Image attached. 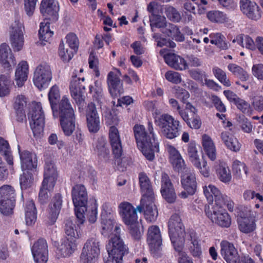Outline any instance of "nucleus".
<instances>
[{"label":"nucleus","mask_w":263,"mask_h":263,"mask_svg":"<svg viewBox=\"0 0 263 263\" xmlns=\"http://www.w3.org/2000/svg\"><path fill=\"white\" fill-rule=\"evenodd\" d=\"M0 62L4 68H10L16 64L14 57L8 44L3 43L0 46Z\"/></svg>","instance_id":"nucleus-29"},{"label":"nucleus","mask_w":263,"mask_h":263,"mask_svg":"<svg viewBox=\"0 0 263 263\" xmlns=\"http://www.w3.org/2000/svg\"><path fill=\"white\" fill-rule=\"evenodd\" d=\"M48 100L55 118H60L61 128L66 134V97L63 96L61 101L57 104L60 99L59 87L54 85L50 88L48 94Z\"/></svg>","instance_id":"nucleus-5"},{"label":"nucleus","mask_w":263,"mask_h":263,"mask_svg":"<svg viewBox=\"0 0 263 263\" xmlns=\"http://www.w3.org/2000/svg\"><path fill=\"white\" fill-rule=\"evenodd\" d=\"M33 177L29 171L24 172L20 177V184L22 190L30 187L33 182Z\"/></svg>","instance_id":"nucleus-51"},{"label":"nucleus","mask_w":263,"mask_h":263,"mask_svg":"<svg viewBox=\"0 0 263 263\" xmlns=\"http://www.w3.org/2000/svg\"><path fill=\"white\" fill-rule=\"evenodd\" d=\"M156 124L161 129V134L168 139H174L180 135V122L173 116L164 114L155 119Z\"/></svg>","instance_id":"nucleus-8"},{"label":"nucleus","mask_w":263,"mask_h":263,"mask_svg":"<svg viewBox=\"0 0 263 263\" xmlns=\"http://www.w3.org/2000/svg\"><path fill=\"white\" fill-rule=\"evenodd\" d=\"M95 88L91 86H89L90 91L91 93H92L93 91L92 97L95 100L98 102H101L103 98V90L100 86V83L98 81H96L95 82Z\"/></svg>","instance_id":"nucleus-56"},{"label":"nucleus","mask_w":263,"mask_h":263,"mask_svg":"<svg viewBox=\"0 0 263 263\" xmlns=\"http://www.w3.org/2000/svg\"><path fill=\"white\" fill-rule=\"evenodd\" d=\"M101 227L102 234L105 237H109L111 235L115 236V228L116 226L120 224H116L115 226V221L114 219V213L111 209H109L108 205L105 203L102 205V211L101 215Z\"/></svg>","instance_id":"nucleus-12"},{"label":"nucleus","mask_w":263,"mask_h":263,"mask_svg":"<svg viewBox=\"0 0 263 263\" xmlns=\"http://www.w3.org/2000/svg\"><path fill=\"white\" fill-rule=\"evenodd\" d=\"M243 200L246 202L252 201L255 204V208L259 209L260 207L259 202H263V196L255 191L248 189L245 190L242 195Z\"/></svg>","instance_id":"nucleus-39"},{"label":"nucleus","mask_w":263,"mask_h":263,"mask_svg":"<svg viewBox=\"0 0 263 263\" xmlns=\"http://www.w3.org/2000/svg\"><path fill=\"white\" fill-rule=\"evenodd\" d=\"M129 227V232L133 239L139 240L142 236V233L140 231V224L138 221L135 222L134 224L128 225Z\"/></svg>","instance_id":"nucleus-61"},{"label":"nucleus","mask_w":263,"mask_h":263,"mask_svg":"<svg viewBox=\"0 0 263 263\" xmlns=\"http://www.w3.org/2000/svg\"><path fill=\"white\" fill-rule=\"evenodd\" d=\"M44 176L43 185H46V183H49L50 188L54 187L57 176V172L53 164L46 163Z\"/></svg>","instance_id":"nucleus-32"},{"label":"nucleus","mask_w":263,"mask_h":263,"mask_svg":"<svg viewBox=\"0 0 263 263\" xmlns=\"http://www.w3.org/2000/svg\"><path fill=\"white\" fill-rule=\"evenodd\" d=\"M170 161L176 171L180 172L185 168V163L181 156L171 159Z\"/></svg>","instance_id":"nucleus-63"},{"label":"nucleus","mask_w":263,"mask_h":263,"mask_svg":"<svg viewBox=\"0 0 263 263\" xmlns=\"http://www.w3.org/2000/svg\"><path fill=\"white\" fill-rule=\"evenodd\" d=\"M52 79V73L50 66L46 64H41L35 69L33 78L34 85L39 89L46 88Z\"/></svg>","instance_id":"nucleus-13"},{"label":"nucleus","mask_w":263,"mask_h":263,"mask_svg":"<svg viewBox=\"0 0 263 263\" xmlns=\"http://www.w3.org/2000/svg\"><path fill=\"white\" fill-rule=\"evenodd\" d=\"M21 167L23 170L32 171L37 166V158L34 153L24 150L21 151L18 147Z\"/></svg>","instance_id":"nucleus-25"},{"label":"nucleus","mask_w":263,"mask_h":263,"mask_svg":"<svg viewBox=\"0 0 263 263\" xmlns=\"http://www.w3.org/2000/svg\"><path fill=\"white\" fill-rule=\"evenodd\" d=\"M203 193L209 203H213L205 208V213L208 217L213 222L222 228H228L231 224L229 214L223 209L225 205L230 212L234 210V203L228 196L222 194L220 190L212 184L205 185Z\"/></svg>","instance_id":"nucleus-1"},{"label":"nucleus","mask_w":263,"mask_h":263,"mask_svg":"<svg viewBox=\"0 0 263 263\" xmlns=\"http://www.w3.org/2000/svg\"><path fill=\"white\" fill-rule=\"evenodd\" d=\"M93 148L100 158L105 160L108 159L109 151L106 147V139L104 137H99L93 143Z\"/></svg>","instance_id":"nucleus-35"},{"label":"nucleus","mask_w":263,"mask_h":263,"mask_svg":"<svg viewBox=\"0 0 263 263\" xmlns=\"http://www.w3.org/2000/svg\"><path fill=\"white\" fill-rule=\"evenodd\" d=\"M168 234L171 242L176 251L179 253V263H193L187 254L182 251L186 234L185 228L181 222L180 216L173 215L168 222Z\"/></svg>","instance_id":"nucleus-3"},{"label":"nucleus","mask_w":263,"mask_h":263,"mask_svg":"<svg viewBox=\"0 0 263 263\" xmlns=\"http://www.w3.org/2000/svg\"><path fill=\"white\" fill-rule=\"evenodd\" d=\"M88 64L89 68L93 69L95 76L99 77L100 75L98 68L99 59L93 52H91L89 54Z\"/></svg>","instance_id":"nucleus-55"},{"label":"nucleus","mask_w":263,"mask_h":263,"mask_svg":"<svg viewBox=\"0 0 263 263\" xmlns=\"http://www.w3.org/2000/svg\"><path fill=\"white\" fill-rule=\"evenodd\" d=\"M150 26L152 31H155V28H161L163 29L165 26L166 20L163 16L159 15L153 14L149 18Z\"/></svg>","instance_id":"nucleus-50"},{"label":"nucleus","mask_w":263,"mask_h":263,"mask_svg":"<svg viewBox=\"0 0 263 263\" xmlns=\"http://www.w3.org/2000/svg\"><path fill=\"white\" fill-rule=\"evenodd\" d=\"M211 39L210 43L214 44L221 50H226L228 48V44L225 41V37L220 33H212L210 35Z\"/></svg>","instance_id":"nucleus-48"},{"label":"nucleus","mask_w":263,"mask_h":263,"mask_svg":"<svg viewBox=\"0 0 263 263\" xmlns=\"http://www.w3.org/2000/svg\"><path fill=\"white\" fill-rule=\"evenodd\" d=\"M121 76V72L118 69L110 71L107 74V82L108 89L113 98L118 97L124 92L122 83L120 78Z\"/></svg>","instance_id":"nucleus-17"},{"label":"nucleus","mask_w":263,"mask_h":263,"mask_svg":"<svg viewBox=\"0 0 263 263\" xmlns=\"http://www.w3.org/2000/svg\"><path fill=\"white\" fill-rule=\"evenodd\" d=\"M71 194L76 216L79 223L83 224L85 221V214L87 212L86 189L82 184H77L73 187Z\"/></svg>","instance_id":"nucleus-6"},{"label":"nucleus","mask_w":263,"mask_h":263,"mask_svg":"<svg viewBox=\"0 0 263 263\" xmlns=\"http://www.w3.org/2000/svg\"><path fill=\"white\" fill-rule=\"evenodd\" d=\"M28 73V65L26 61L21 62L16 69L15 77L16 85L22 87L27 80Z\"/></svg>","instance_id":"nucleus-34"},{"label":"nucleus","mask_w":263,"mask_h":263,"mask_svg":"<svg viewBox=\"0 0 263 263\" xmlns=\"http://www.w3.org/2000/svg\"><path fill=\"white\" fill-rule=\"evenodd\" d=\"M30 126L34 136H39L43 132L45 116L41 103L33 105L28 114Z\"/></svg>","instance_id":"nucleus-9"},{"label":"nucleus","mask_w":263,"mask_h":263,"mask_svg":"<svg viewBox=\"0 0 263 263\" xmlns=\"http://www.w3.org/2000/svg\"><path fill=\"white\" fill-rule=\"evenodd\" d=\"M178 29L179 28L176 25L167 23L161 31L163 34L172 38L175 34L178 32Z\"/></svg>","instance_id":"nucleus-62"},{"label":"nucleus","mask_w":263,"mask_h":263,"mask_svg":"<svg viewBox=\"0 0 263 263\" xmlns=\"http://www.w3.org/2000/svg\"><path fill=\"white\" fill-rule=\"evenodd\" d=\"M87 126L91 133H97L100 128V119L96 106L93 102L88 104L86 110Z\"/></svg>","instance_id":"nucleus-18"},{"label":"nucleus","mask_w":263,"mask_h":263,"mask_svg":"<svg viewBox=\"0 0 263 263\" xmlns=\"http://www.w3.org/2000/svg\"><path fill=\"white\" fill-rule=\"evenodd\" d=\"M0 153L5 157V159L9 165H12L13 157L9 144L7 141L0 137Z\"/></svg>","instance_id":"nucleus-43"},{"label":"nucleus","mask_w":263,"mask_h":263,"mask_svg":"<svg viewBox=\"0 0 263 263\" xmlns=\"http://www.w3.org/2000/svg\"><path fill=\"white\" fill-rule=\"evenodd\" d=\"M31 252L36 263H46L48 261V245L45 239L41 238L35 241L31 248Z\"/></svg>","instance_id":"nucleus-19"},{"label":"nucleus","mask_w":263,"mask_h":263,"mask_svg":"<svg viewBox=\"0 0 263 263\" xmlns=\"http://www.w3.org/2000/svg\"><path fill=\"white\" fill-rule=\"evenodd\" d=\"M187 153L193 164L199 170L204 177H208L209 176V169L207 162L203 156L202 157L201 161L199 159L196 144L194 141H191L188 144Z\"/></svg>","instance_id":"nucleus-15"},{"label":"nucleus","mask_w":263,"mask_h":263,"mask_svg":"<svg viewBox=\"0 0 263 263\" xmlns=\"http://www.w3.org/2000/svg\"><path fill=\"white\" fill-rule=\"evenodd\" d=\"M256 215V212H253L250 206H241L238 213V218H253Z\"/></svg>","instance_id":"nucleus-54"},{"label":"nucleus","mask_w":263,"mask_h":263,"mask_svg":"<svg viewBox=\"0 0 263 263\" xmlns=\"http://www.w3.org/2000/svg\"><path fill=\"white\" fill-rule=\"evenodd\" d=\"M228 69L234 75L238 77L242 81H246L249 79L248 73L240 66L235 64H230L228 66Z\"/></svg>","instance_id":"nucleus-49"},{"label":"nucleus","mask_w":263,"mask_h":263,"mask_svg":"<svg viewBox=\"0 0 263 263\" xmlns=\"http://www.w3.org/2000/svg\"><path fill=\"white\" fill-rule=\"evenodd\" d=\"M57 4L55 0H42L41 2L40 11L46 17V19L44 22L40 23L39 35L40 40L44 45H45L44 42H50L53 35V32L50 29L48 20L55 21L58 20L59 7Z\"/></svg>","instance_id":"nucleus-4"},{"label":"nucleus","mask_w":263,"mask_h":263,"mask_svg":"<svg viewBox=\"0 0 263 263\" xmlns=\"http://www.w3.org/2000/svg\"><path fill=\"white\" fill-rule=\"evenodd\" d=\"M115 236L111 237L106 245L108 255L114 259L116 263H123V257L128 253V248L120 238L121 228L116 226Z\"/></svg>","instance_id":"nucleus-7"},{"label":"nucleus","mask_w":263,"mask_h":263,"mask_svg":"<svg viewBox=\"0 0 263 263\" xmlns=\"http://www.w3.org/2000/svg\"><path fill=\"white\" fill-rule=\"evenodd\" d=\"M24 27L19 21H15L10 27V40L14 51H20L24 43Z\"/></svg>","instance_id":"nucleus-14"},{"label":"nucleus","mask_w":263,"mask_h":263,"mask_svg":"<svg viewBox=\"0 0 263 263\" xmlns=\"http://www.w3.org/2000/svg\"><path fill=\"white\" fill-rule=\"evenodd\" d=\"M62 204V199L61 195L57 194L54 197L50 208V215L52 219L55 220L60 211Z\"/></svg>","instance_id":"nucleus-47"},{"label":"nucleus","mask_w":263,"mask_h":263,"mask_svg":"<svg viewBox=\"0 0 263 263\" xmlns=\"http://www.w3.org/2000/svg\"><path fill=\"white\" fill-rule=\"evenodd\" d=\"M139 184L142 193L141 198H148L154 197V192L150 180L145 173L139 174Z\"/></svg>","instance_id":"nucleus-31"},{"label":"nucleus","mask_w":263,"mask_h":263,"mask_svg":"<svg viewBox=\"0 0 263 263\" xmlns=\"http://www.w3.org/2000/svg\"><path fill=\"white\" fill-rule=\"evenodd\" d=\"M191 118H190L187 111L181 113V118L185 122L188 126L193 129H197L200 128L201 125V121L200 117L197 114L191 115Z\"/></svg>","instance_id":"nucleus-42"},{"label":"nucleus","mask_w":263,"mask_h":263,"mask_svg":"<svg viewBox=\"0 0 263 263\" xmlns=\"http://www.w3.org/2000/svg\"><path fill=\"white\" fill-rule=\"evenodd\" d=\"M237 222L239 230L244 233H251L256 229L254 218H237Z\"/></svg>","instance_id":"nucleus-40"},{"label":"nucleus","mask_w":263,"mask_h":263,"mask_svg":"<svg viewBox=\"0 0 263 263\" xmlns=\"http://www.w3.org/2000/svg\"><path fill=\"white\" fill-rule=\"evenodd\" d=\"M219 179L224 183H228L231 180V174L228 166L225 163H221L216 169Z\"/></svg>","instance_id":"nucleus-46"},{"label":"nucleus","mask_w":263,"mask_h":263,"mask_svg":"<svg viewBox=\"0 0 263 263\" xmlns=\"http://www.w3.org/2000/svg\"><path fill=\"white\" fill-rule=\"evenodd\" d=\"M161 193L163 198L169 203H174L177 196L173 185L168 175L165 173L161 176Z\"/></svg>","instance_id":"nucleus-20"},{"label":"nucleus","mask_w":263,"mask_h":263,"mask_svg":"<svg viewBox=\"0 0 263 263\" xmlns=\"http://www.w3.org/2000/svg\"><path fill=\"white\" fill-rule=\"evenodd\" d=\"M77 226L71 220H67V256L71 255L77 249L76 239L79 237Z\"/></svg>","instance_id":"nucleus-22"},{"label":"nucleus","mask_w":263,"mask_h":263,"mask_svg":"<svg viewBox=\"0 0 263 263\" xmlns=\"http://www.w3.org/2000/svg\"><path fill=\"white\" fill-rule=\"evenodd\" d=\"M27 104V99L23 95H17L14 99V109L25 110Z\"/></svg>","instance_id":"nucleus-57"},{"label":"nucleus","mask_w":263,"mask_h":263,"mask_svg":"<svg viewBox=\"0 0 263 263\" xmlns=\"http://www.w3.org/2000/svg\"><path fill=\"white\" fill-rule=\"evenodd\" d=\"M182 187L191 195H193L196 192L197 182L195 174L191 170H187L181 177Z\"/></svg>","instance_id":"nucleus-26"},{"label":"nucleus","mask_w":263,"mask_h":263,"mask_svg":"<svg viewBox=\"0 0 263 263\" xmlns=\"http://www.w3.org/2000/svg\"><path fill=\"white\" fill-rule=\"evenodd\" d=\"M220 253L227 263H239L240 260L234 245L227 240L220 242Z\"/></svg>","instance_id":"nucleus-21"},{"label":"nucleus","mask_w":263,"mask_h":263,"mask_svg":"<svg viewBox=\"0 0 263 263\" xmlns=\"http://www.w3.org/2000/svg\"><path fill=\"white\" fill-rule=\"evenodd\" d=\"M67 44L71 49L68 53V61L73 57L74 54L78 52L79 46V41L76 34L69 33L67 34Z\"/></svg>","instance_id":"nucleus-41"},{"label":"nucleus","mask_w":263,"mask_h":263,"mask_svg":"<svg viewBox=\"0 0 263 263\" xmlns=\"http://www.w3.org/2000/svg\"><path fill=\"white\" fill-rule=\"evenodd\" d=\"M137 146L149 161H153L155 153L159 151V143L154 133L152 122L148 121L147 130L143 125L136 124L133 127Z\"/></svg>","instance_id":"nucleus-2"},{"label":"nucleus","mask_w":263,"mask_h":263,"mask_svg":"<svg viewBox=\"0 0 263 263\" xmlns=\"http://www.w3.org/2000/svg\"><path fill=\"white\" fill-rule=\"evenodd\" d=\"M233 42H237L242 47L251 50H255L256 46L252 39L248 35H238L233 40Z\"/></svg>","instance_id":"nucleus-45"},{"label":"nucleus","mask_w":263,"mask_h":263,"mask_svg":"<svg viewBox=\"0 0 263 263\" xmlns=\"http://www.w3.org/2000/svg\"><path fill=\"white\" fill-rule=\"evenodd\" d=\"M220 137L226 146L230 150L237 152L241 147V144L237 138L234 137L229 132H223L220 134Z\"/></svg>","instance_id":"nucleus-33"},{"label":"nucleus","mask_w":263,"mask_h":263,"mask_svg":"<svg viewBox=\"0 0 263 263\" xmlns=\"http://www.w3.org/2000/svg\"><path fill=\"white\" fill-rule=\"evenodd\" d=\"M76 129V116L74 109L67 99V136L70 135Z\"/></svg>","instance_id":"nucleus-38"},{"label":"nucleus","mask_w":263,"mask_h":263,"mask_svg":"<svg viewBox=\"0 0 263 263\" xmlns=\"http://www.w3.org/2000/svg\"><path fill=\"white\" fill-rule=\"evenodd\" d=\"M120 214L126 225L134 224L137 221L138 216L136 209L129 202H124L119 206Z\"/></svg>","instance_id":"nucleus-23"},{"label":"nucleus","mask_w":263,"mask_h":263,"mask_svg":"<svg viewBox=\"0 0 263 263\" xmlns=\"http://www.w3.org/2000/svg\"><path fill=\"white\" fill-rule=\"evenodd\" d=\"M12 83L9 75L0 76V97H3L9 94Z\"/></svg>","instance_id":"nucleus-44"},{"label":"nucleus","mask_w":263,"mask_h":263,"mask_svg":"<svg viewBox=\"0 0 263 263\" xmlns=\"http://www.w3.org/2000/svg\"><path fill=\"white\" fill-rule=\"evenodd\" d=\"M16 194L15 190L11 185H4L0 187V205L1 209L3 210L4 206L2 204L4 203V200L9 201V204L11 201L15 202Z\"/></svg>","instance_id":"nucleus-37"},{"label":"nucleus","mask_w":263,"mask_h":263,"mask_svg":"<svg viewBox=\"0 0 263 263\" xmlns=\"http://www.w3.org/2000/svg\"><path fill=\"white\" fill-rule=\"evenodd\" d=\"M207 17L211 22L217 23H223L227 19L226 14L218 10L209 11Z\"/></svg>","instance_id":"nucleus-52"},{"label":"nucleus","mask_w":263,"mask_h":263,"mask_svg":"<svg viewBox=\"0 0 263 263\" xmlns=\"http://www.w3.org/2000/svg\"><path fill=\"white\" fill-rule=\"evenodd\" d=\"M174 90L175 97L179 99L182 103H186V101L190 97L189 92L179 86H175Z\"/></svg>","instance_id":"nucleus-59"},{"label":"nucleus","mask_w":263,"mask_h":263,"mask_svg":"<svg viewBox=\"0 0 263 263\" xmlns=\"http://www.w3.org/2000/svg\"><path fill=\"white\" fill-rule=\"evenodd\" d=\"M100 254L99 242L95 238L88 239L84 244L81 254L82 263H97Z\"/></svg>","instance_id":"nucleus-11"},{"label":"nucleus","mask_w":263,"mask_h":263,"mask_svg":"<svg viewBox=\"0 0 263 263\" xmlns=\"http://www.w3.org/2000/svg\"><path fill=\"white\" fill-rule=\"evenodd\" d=\"M213 72L215 77L220 83L227 87L231 86V82L227 78L226 73L221 69L215 67L213 68Z\"/></svg>","instance_id":"nucleus-53"},{"label":"nucleus","mask_w":263,"mask_h":263,"mask_svg":"<svg viewBox=\"0 0 263 263\" xmlns=\"http://www.w3.org/2000/svg\"><path fill=\"white\" fill-rule=\"evenodd\" d=\"M109 139L115 157L117 159L120 158L123 153L122 146L119 131L114 126L110 127Z\"/></svg>","instance_id":"nucleus-27"},{"label":"nucleus","mask_w":263,"mask_h":263,"mask_svg":"<svg viewBox=\"0 0 263 263\" xmlns=\"http://www.w3.org/2000/svg\"><path fill=\"white\" fill-rule=\"evenodd\" d=\"M77 73L78 71L76 69H74L72 72L69 90L71 97L74 100L79 107V109L80 110L81 108H83L85 104V99L83 96L85 87L81 84V81L83 82L85 79L84 78H78Z\"/></svg>","instance_id":"nucleus-10"},{"label":"nucleus","mask_w":263,"mask_h":263,"mask_svg":"<svg viewBox=\"0 0 263 263\" xmlns=\"http://www.w3.org/2000/svg\"><path fill=\"white\" fill-rule=\"evenodd\" d=\"M147 241L152 249L159 250L162 245V238L159 228L157 226H152L147 231Z\"/></svg>","instance_id":"nucleus-28"},{"label":"nucleus","mask_w":263,"mask_h":263,"mask_svg":"<svg viewBox=\"0 0 263 263\" xmlns=\"http://www.w3.org/2000/svg\"><path fill=\"white\" fill-rule=\"evenodd\" d=\"M240 7L242 12L251 20L257 21L261 16L260 9L254 2L249 0H240Z\"/></svg>","instance_id":"nucleus-24"},{"label":"nucleus","mask_w":263,"mask_h":263,"mask_svg":"<svg viewBox=\"0 0 263 263\" xmlns=\"http://www.w3.org/2000/svg\"><path fill=\"white\" fill-rule=\"evenodd\" d=\"M237 108L245 114L250 115L251 113V107L250 103L246 100L239 98L235 103Z\"/></svg>","instance_id":"nucleus-58"},{"label":"nucleus","mask_w":263,"mask_h":263,"mask_svg":"<svg viewBox=\"0 0 263 263\" xmlns=\"http://www.w3.org/2000/svg\"><path fill=\"white\" fill-rule=\"evenodd\" d=\"M252 71L253 76L258 80H263V64L253 65L252 67Z\"/></svg>","instance_id":"nucleus-64"},{"label":"nucleus","mask_w":263,"mask_h":263,"mask_svg":"<svg viewBox=\"0 0 263 263\" xmlns=\"http://www.w3.org/2000/svg\"><path fill=\"white\" fill-rule=\"evenodd\" d=\"M137 209L140 213L143 212L146 220L149 222H155L158 216V210L154 203V197L141 198Z\"/></svg>","instance_id":"nucleus-16"},{"label":"nucleus","mask_w":263,"mask_h":263,"mask_svg":"<svg viewBox=\"0 0 263 263\" xmlns=\"http://www.w3.org/2000/svg\"><path fill=\"white\" fill-rule=\"evenodd\" d=\"M202 144L204 151L209 159L214 161L216 158V147L211 138L207 135L202 137Z\"/></svg>","instance_id":"nucleus-36"},{"label":"nucleus","mask_w":263,"mask_h":263,"mask_svg":"<svg viewBox=\"0 0 263 263\" xmlns=\"http://www.w3.org/2000/svg\"><path fill=\"white\" fill-rule=\"evenodd\" d=\"M166 63L177 70H183L188 67L186 61L175 53H167L164 56Z\"/></svg>","instance_id":"nucleus-30"},{"label":"nucleus","mask_w":263,"mask_h":263,"mask_svg":"<svg viewBox=\"0 0 263 263\" xmlns=\"http://www.w3.org/2000/svg\"><path fill=\"white\" fill-rule=\"evenodd\" d=\"M46 184L43 185V182H42V185L39 194V200L42 204L45 203L48 200V191H50L53 189V187L50 188L49 183H46Z\"/></svg>","instance_id":"nucleus-60"}]
</instances>
